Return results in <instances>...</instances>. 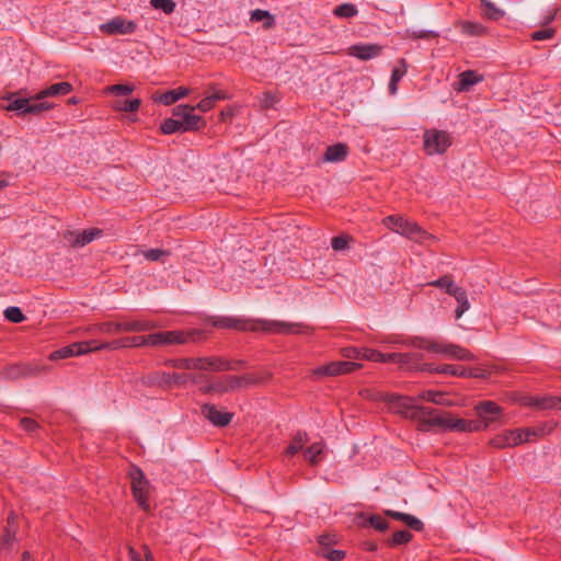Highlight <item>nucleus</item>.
I'll return each mask as SVG.
<instances>
[{
    "label": "nucleus",
    "mask_w": 561,
    "mask_h": 561,
    "mask_svg": "<svg viewBox=\"0 0 561 561\" xmlns=\"http://www.w3.org/2000/svg\"><path fill=\"white\" fill-rule=\"evenodd\" d=\"M364 348L345 347L342 350V355L348 359H362V352Z\"/></svg>",
    "instance_id": "62"
},
{
    "label": "nucleus",
    "mask_w": 561,
    "mask_h": 561,
    "mask_svg": "<svg viewBox=\"0 0 561 561\" xmlns=\"http://www.w3.org/2000/svg\"><path fill=\"white\" fill-rule=\"evenodd\" d=\"M490 444L499 449L515 447L513 431H505L490 440Z\"/></svg>",
    "instance_id": "35"
},
{
    "label": "nucleus",
    "mask_w": 561,
    "mask_h": 561,
    "mask_svg": "<svg viewBox=\"0 0 561 561\" xmlns=\"http://www.w3.org/2000/svg\"><path fill=\"white\" fill-rule=\"evenodd\" d=\"M416 422L423 431L438 428L443 432L472 433L479 432L481 424L477 421H468L457 417L450 412L423 408L416 411Z\"/></svg>",
    "instance_id": "1"
},
{
    "label": "nucleus",
    "mask_w": 561,
    "mask_h": 561,
    "mask_svg": "<svg viewBox=\"0 0 561 561\" xmlns=\"http://www.w3.org/2000/svg\"><path fill=\"white\" fill-rule=\"evenodd\" d=\"M195 110V106L178 105L172 111L173 116L178 117L182 123L185 133L198 130L205 125L202 116L193 114Z\"/></svg>",
    "instance_id": "7"
},
{
    "label": "nucleus",
    "mask_w": 561,
    "mask_h": 561,
    "mask_svg": "<svg viewBox=\"0 0 561 561\" xmlns=\"http://www.w3.org/2000/svg\"><path fill=\"white\" fill-rule=\"evenodd\" d=\"M415 398L411 397H397L392 401V408L397 413L402 414L404 417H409L416 421V411H422L423 408L415 404Z\"/></svg>",
    "instance_id": "17"
},
{
    "label": "nucleus",
    "mask_w": 561,
    "mask_h": 561,
    "mask_svg": "<svg viewBox=\"0 0 561 561\" xmlns=\"http://www.w3.org/2000/svg\"><path fill=\"white\" fill-rule=\"evenodd\" d=\"M325 445L322 442H317L305 449V457L311 465H317L321 461Z\"/></svg>",
    "instance_id": "37"
},
{
    "label": "nucleus",
    "mask_w": 561,
    "mask_h": 561,
    "mask_svg": "<svg viewBox=\"0 0 561 561\" xmlns=\"http://www.w3.org/2000/svg\"><path fill=\"white\" fill-rule=\"evenodd\" d=\"M129 478L131 480V493L139 505L144 511L150 510V504L148 501L150 484L146 479L144 472L138 467H131L129 470Z\"/></svg>",
    "instance_id": "6"
},
{
    "label": "nucleus",
    "mask_w": 561,
    "mask_h": 561,
    "mask_svg": "<svg viewBox=\"0 0 561 561\" xmlns=\"http://www.w3.org/2000/svg\"><path fill=\"white\" fill-rule=\"evenodd\" d=\"M141 105L140 99L121 100L113 102L112 107L118 112H137Z\"/></svg>",
    "instance_id": "38"
},
{
    "label": "nucleus",
    "mask_w": 561,
    "mask_h": 561,
    "mask_svg": "<svg viewBox=\"0 0 561 561\" xmlns=\"http://www.w3.org/2000/svg\"><path fill=\"white\" fill-rule=\"evenodd\" d=\"M72 84L66 81L54 83L46 89L41 90L34 95L35 100H44L46 98H57L67 95L72 91Z\"/></svg>",
    "instance_id": "20"
},
{
    "label": "nucleus",
    "mask_w": 561,
    "mask_h": 561,
    "mask_svg": "<svg viewBox=\"0 0 561 561\" xmlns=\"http://www.w3.org/2000/svg\"><path fill=\"white\" fill-rule=\"evenodd\" d=\"M369 524L377 530L383 531L388 528V522L378 515H373L369 518Z\"/></svg>",
    "instance_id": "61"
},
{
    "label": "nucleus",
    "mask_w": 561,
    "mask_h": 561,
    "mask_svg": "<svg viewBox=\"0 0 561 561\" xmlns=\"http://www.w3.org/2000/svg\"><path fill=\"white\" fill-rule=\"evenodd\" d=\"M278 101L279 99L277 95L272 92H264L260 99L261 105L265 108L273 107Z\"/></svg>",
    "instance_id": "59"
},
{
    "label": "nucleus",
    "mask_w": 561,
    "mask_h": 561,
    "mask_svg": "<svg viewBox=\"0 0 561 561\" xmlns=\"http://www.w3.org/2000/svg\"><path fill=\"white\" fill-rule=\"evenodd\" d=\"M348 152V148L344 144H336L328 147L323 156L325 162H340L343 161Z\"/></svg>",
    "instance_id": "28"
},
{
    "label": "nucleus",
    "mask_w": 561,
    "mask_h": 561,
    "mask_svg": "<svg viewBox=\"0 0 561 561\" xmlns=\"http://www.w3.org/2000/svg\"><path fill=\"white\" fill-rule=\"evenodd\" d=\"M408 71V65L405 59L399 60V66L392 70L390 82H389V92L390 94H396L398 91L399 81L405 76Z\"/></svg>",
    "instance_id": "33"
},
{
    "label": "nucleus",
    "mask_w": 561,
    "mask_h": 561,
    "mask_svg": "<svg viewBox=\"0 0 561 561\" xmlns=\"http://www.w3.org/2000/svg\"><path fill=\"white\" fill-rule=\"evenodd\" d=\"M554 30L551 28V27H548V28H545V30H540V31H536L531 34V39L534 41H546V39H550L554 36Z\"/></svg>",
    "instance_id": "60"
},
{
    "label": "nucleus",
    "mask_w": 561,
    "mask_h": 561,
    "mask_svg": "<svg viewBox=\"0 0 561 561\" xmlns=\"http://www.w3.org/2000/svg\"><path fill=\"white\" fill-rule=\"evenodd\" d=\"M229 99L230 96L225 91L218 89L215 84H213L208 88V92L205 95V98H203L195 105V108L203 113H206L215 106L216 102Z\"/></svg>",
    "instance_id": "16"
},
{
    "label": "nucleus",
    "mask_w": 561,
    "mask_h": 561,
    "mask_svg": "<svg viewBox=\"0 0 561 561\" xmlns=\"http://www.w3.org/2000/svg\"><path fill=\"white\" fill-rule=\"evenodd\" d=\"M417 399L428 401L438 405L451 407L454 402L446 397V393L435 390L422 391Z\"/></svg>",
    "instance_id": "27"
},
{
    "label": "nucleus",
    "mask_w": 561,
    "mask_h": 561,
    "mask_svg": "<svg viewBox=\"0 0 561 561\" xmlns=\"http://www.w3.org/2000/svg\"><path fill=\"white\" fill-rule=\"evenodd\" d=\"M362 365L350 360L331 362L313 369L312 374L318 377H334L352 373Z\"/></svg>",
    "instance_id": "9"
},
{
    "label": "nucleus",
    "mask_w": 561,
    "mask_h": 561,
    "mask_svg": "<svg viewBox=\"0 0 561 561\" xmlns=\"http://www.w3.org/2000/svg\"><path fill=\"white\" fill-rule=\"evenodd\" d=\"M16 516L11 513L8 517V526L4 529L2 536V542L4 546H11L16 542Z\"/></svg>",
    "instance_id": "36"
},
{
    "label": "nucleus",
    "mask_w": 561,
    "mask_h": 561,
    "mask_svg": "<svg viewBox=\"0 0 561 561\" xmlns=\"http://www.w3.org/2000/svg\"><path fill=\"white\" fill-rule=\"evenodd\" d=\"M386 515H388L394 519L403 522L407 526H409L410 528H412L414 530L420 531L423 529V523L413 515H410L407 513H401V512H396V511H391V510L386 511Z\"/></svg>",
    "instance_id": "30"
},
{
    "label": "nucleus",
    "mask_w": 561,
    "mask_h": 561,
    "mask_svg": "<svg viewBox=\"0 0 561 561\" xmlns=\"http://www.w3.org/2000/svg\"><path fill=\"white\" fill-rule=\"evenodd\" d=\"M309 436L306 432H298L294 435L289 446L285 450L287 456H294L304 449V446L308 443Z\"/></svg>",
    "instance_id": "34"
},
{
    "label": "nucleus",
    "mask_w": 561,
    "mask_h": 561,
    "mask_svg": "<svg viewBox=\"0 0 561 561\" xmlns=\"http://www.w3.org/2000/svg\"><path fill=\"white\" fill-rule=\"evenodd\" d=\"M348 239L344 236L334 237L331 241V247L335 251H341L347 248Z\"/></svg>",
    "instance_id": "63"
},
{
    "label": "nucleus",
    "mask_w": 561,
    "mask_h": 561,
    "mask_svg": "<svg viewBox=\"0 0 561 561\" xmlns=\"http://www.w3.org/2000/svg\"><path fill=\"white\" fill-rule=\"evenodd\" d=\"M54 103L43 100H35L34 96L28 98L27 114L38 115L43 112L54 108Z\"/></svg>",
    "instance_id": "39"
},
{
    "label": "nucleus",
    "mask_w": 561,
    "mask_h": 561,
    "mask_svg": "<svg viewBox=\"0 0 561 561\" xmlns=\"http://www.w3.org/2000/svg\"><path fill=\"white\" fill-rule=\"evenodd\" d=\"M317 554L329 561H342L345 558L343 550L331 549L330 547H320Z\"/></svg>",
    "instance_id": "43"
},
{
    "label": "nucleus",
    "mask_w": 561,
    "mask_h": 561,
    "mask_svg": "<svg viewBox=\"0 0 561 561\" xmlns=\"http://www.w3.org/2000/svg\"><path fill=\"white\" fill-rule=\"evenodd\" d=\"M149 340L150 334L148 336H128L126 337L127 348L151 346V342Z\"/></svg>",
    "instance_id": "55"
},
{
    "label": "nucleus",
    "mask_w": 561,
    "mask_h": 561,
    "mask_svg": "<svg viewBox=\"0 0 561 561\" xmlns=\"http://www.w3.org/2000/svg\"><path fill=\"white\" fill-rule=\"evenodd\" d=\"M142 255L148 261L156 262V261L162 260L164 256H168L169 252L161 250V249H150V250L144 251Z\"/></svg>",
    "instance_id": "56"
},
{
    "label": "nucleus",
    "mask_w": 561,
    "mask_h": 561,
    "mask_svg": "<svg viewBox=\"0 0 561 561\" xmlns=\"http://www.w3.org/2000/svg\"><path fill=\"white\" fill-rule=\"evenodd\" d=\"M512 401L523 407H531L539 410H561V398L559 397L514 396Z\"/></svg>",
    "instance_id": "8"
},
{
    "label": "nucleus",
    "mask_w": 561,
    "mask_h": 561,
    "mask_svg": "<svg viewBox=\"0 0 561 561\" xmlns=\"http://www.w3.org/2000/svg\"><path fill=\"white\" fill-rule=\"evenodd\" d=\"M451 144V136L446 130L433 128L423 134V149L428 156L445 153Z\"/></svg>",
    "instance_id": "5"
},
{
    "label": "nucleus",
    "mask_w": 561,
    "mask_h": 561,
    "mask_svg": "<svg viewBox=\"0 0 561 561\" xmlns=\"http://www.w3.org/2000/svg\"><path fill=\"white\" fill-rule=\"evenodd\" d=\"M481 4L486 9L484 16L489 20H500L504 16V11L499 9L493 2L481 0Z\"/></svg>",
    "instance_id": "45"
},
{
    "label": "nucleus",
    "mask_w": 561,
    "mask_h": 561,
    "mask_svg": "<svg viewBox=\"0 0 561 561\" xmlns=\"http://www.w3.org/2000/svg\"><path fill=\"white\" fill-rule=\"evenodd\" d=\"M196 370L222 371L230 369L228 362L219 357H198L195 358Z\"/></svg>",
    "instance_id": "21"
},
{
    "label": "nucleus",
    "mask_w": 561,
    "mask_h": 561,
    "mask_svg": "<svg viewBox=\"0 0 561 561\" xmlns=\"http://www.w3.org/2000/svg\"><path fill=\"white\" fill-rule=\"evenodd\" d=\"M362 359L381 363L383 359V353L371 348H364L362 352Z\"/></svg>",
    "instance_id": "57"
},
{
    "label": "nucleus",
    "mask_w": 561,
    "mask_h": 561,
    "mask_svg": "<svg viewBox=\"0 0 561 561\" xmlns=\"http://www.w3.org/2000/svg\"><path fill=\"white\" fill-rule=\"evenodd\" d=\"M4 317L7 320L13 323L22 322L25 317L19 307H9L4 310Z\"/></svg>",
    "instance_id": "52"
},
{
    "label": "nucleus",
    "mask_w": 561,
    "mask_h": 561,
    "mask_svg": "<svg viewBox=\"0 0 561 561\" xmlns=\"http://www.w3.org/2000/svg\"><path fill=\"white\" fill-rule=\"evenodd\" d=\"M100 30L107 35L131 34L136 30V24L133 21L123 18H114L102 24Z\"/></svg>",
    "instance_id": "15"
},
{
    "label": "nucleus",
    "mask_w": 561,
    "mask_h": 561,
    "mask_svg": "<svg viewBox=\"0 0 561 561\" xmlns=\"http://www.w3.org/2000/svg\"><path fill=\"white\" fill-rule=\"evenodd\" d=\"M409 346L425 350L435 354H439L447 359L455 360H474L476 356L467 348L444 341H437L430 337H412L407 342Z\"/></svg>",
    "instance_id": "3"
},
{
    "label": "nucleus",
    "mask_w": 561,
    "mask_h": 561,
    "mask_svg": "<svg viewBox=\"0 0 561 561\" xmlns=\"http://www.w3.org/2000/svg\"><path fill=\"white\" fill-rule=\"evenodd\" d=\"M102 234V230L90 228L83 231L67 230L62 233V240L72 248H82Z\"/></svg>",
    "instance_id": "11"
},
{
    "label": "nucleus",
    "mask_w": 561,
    "mask_h": 561,
    "mask_svg": "<svg viewBox=\"0 0 561 561\" xmlns=\"http://www.w3.org/2000/svg\"><path fill=\"white\" fill-rule=\"evenodd\" d=\"M214 327L222 329H233L238 331H256L263 330L271 333L280 334H299L304 332V328L299 323L253 320L236 317H220L214 320Z\"/></svg>",
    "instance_id": "2"
},
{
    "label": "nucleus",
    "mask_w": 561,
    "mask_h": 561,
    "mask_svg": "<svg viewBox=\"0 0 561 561\" xmlns=\"http://www.w3.org/2000/svg\"><path fill=\"white\" fill-rule=\"evenodd\" d=\"M474 410L481 419V421H478L481 424L479 431L485 430L503 414V409L493 401H481L474 407Z\"/></svg>",
    "instance_id": "10"
},
{
    "label": "nucleus",
    "mask_w": 561,
    "mask_h": 561,
    "mask_svg": "<svg viewBox=\"0 0 561 561\" xmlns=\"http://www.w3.org/2000/svg\"><path fill=\"white\" fill-rule=\"evenodd\" d=\"M150 4L165 14H171L175 9V3L172 0H150Z\"/></svg>",
    "instance_id": "53"
},
{
    "label": "nucleus",
    "mask_w": 561,
    "mask_h": 561,
    "mask_svg": "<svg viewBox=\"0 0 561 561\" xmlns=\"http://www.w3.org/2000/svg\"><path fill=\"white\" fill-rule=\"evenodd\" d=\"M412 537H413L412 534L407 530L396 531L390 539V545L391 546L405 545L412 540Z\"/></svg>",
    "instance_id": "51"
},
{
    "label": "nucleus",
    "mask_w": 561,
    "mask_h": 561,
    "mask_svg": "<svg viewBox=\"0 0 561 561\" xmlns=\"http://www.w3.org/2000/svg\"><path fill=\"white\" fill-rule=\"evenodd\" d=\"M251 21L252 22H261L264 21V26L270 28L274 25V18L266 10L256 9L251 12Z\"/></svg>",
    "instance_id": "44"
},
{
    "label": "nucleus",
    "mask_w": 561,
    "mask_h": 561,
    "mask_svg": "<svg viewBox=\"0 0 561 561\" xmlns=\"http://www.w3.org/2000/svg\"><path fill=\"white\" fill-rule=\"evenodd\" d=\"M161 131L164 134V135H171V134H174V133H185L183 126H182V123L180 122V119L176 117V118H167L164 119L162 123H161Z\"/></svg>",
    "instance_id": "42"
},
{
    "label": "nucleus",
    "mask_w": 561,
    "mask_h": 561,
    "mask_svg": "<svg viewBox=\"0 0 561 561\" xmlns=\"http://www.w3.org/2000/svg\"><path fill=\"white\" fill-rule=\"evenodd\" d=\"M180 381V375L165 371H154L147 377V383L151 386L168 387Z\"/></svg>",
    "instance_id": "23"
},
{
    "label": "nucleus",
    "mask_w": 561,
    "mask_h": 561,
    "mask_svg": "<svg viewBox=\"0 0 561 561\" xmlns=\"http://www.w3.org/2000/svg\"><path fill=\"white\" fill-rule=\"evenodd\" d=\"M168 365L178 368V369H195L196 363L195 358H179V359H170L167 362Z\"/></svg>",
    "instance_id": "49"
},
{
    "label": "nucleus",
    "mask_w": 561,
    "mask_h": 561,
    "mask_svg": "<svg viewBox=\"0 0 561 561\" xmlns=\"http://www.w3.org/2000/svg\"><path fill=\"white\" fill-rule=\"evenodd\" d=\"M382 224L390 230L416 242H424L432 237L415 221L402 216L390 215L382 219Z\"/></svg>",
    "instance_id": "4"
},
{
    "label": "nucleus",
    "mask_w": 561,
    "mask_h": 561,
    "mask_svg": "<svg viewBox=\"0 0 561 561\" xmlns=\"http://www.w3.org/2000/svg\"><path fill=\"white\" fill-rule=\"evenodd\" d=\"M91 348H92V352L103 351V350L116 351V350H121V348H127L126 337L117 339V340H114L111 342H105V343H98L95 341V344H92Z\"/></svg>",
    "instance_id": "41"
},
{
    "label": "nucleus",
    "mask_w": 561,
    "mask_h": 561,
    "mask_svg": "<svg viewBox=\"0 0 561 561\" xmlns=\"http://www.w3.org/2000/svg\"><path fill=\"white\" fill-rule=\"evenodd\" d=\"M95 344V340L77 342L71 345L61 347L49 355L50 360L64 359L72 356H81L92 352L91 345Z\"/></svg>",
    "instance_id": "12"
},
{
    "label": "nucleus",
    "mask_w": 561,
    "mask_h": 561,
    "mask_svg": "<svg viewBox=\"0 0 561 561\" xmlns=\"http://www.w3.org/2000/svg\"><path fill=\"white\" fill-rule=\"evenodd\" d=\"M193 333L183 331H165L150 334L151 346L184 344L190 341Z\"/></svg>",
    "instance_id": "13"
},
{
    "label": "nucleus",
    "mask_w": 561,
    "mask_h": 561,
    "mask_svg": "<svg viewBox=\"0 0 561 561\" xmlns=\"http://www.w3.org/2000/svg\"><path fill=\"white\" fill-rule=\"evenodd\" d=\"M422 370L457 377H463L465 374V367L460 365H440L436 367L426 365L422 368Z\"/></svg>",
    "instance_id": "32"
},
{
    "label": "nucleus",
    "mask_w": 561,
    "mask_h": 561,
    "mask_svg": "<svg viewBox=\"0 0 561 561\" xmlns=\"http://www.w3.org/2000/svg\"><path fill=\"white\" fill-rule=\"evenodd\" d=\"M513 431V437H514V440H515V446H518V445H522L524 443H528L530 442L529 440V433H528V430L525 427V428H517V430H512Z\"/></svg>",
    "instance_id": "58"
},
{
    "label": "nucleus",
    "mask_w": 561,
    "mask_h": 561,
    "mask_svg": "<svg viewBox=\"0 0 561 561\" xmlns=\"http://www.w3.org/2000/svg\"><path fill=\"white\" fill-rule=\"evenodd\" d=\"M159 327L158 322L147 319L123 321V332H146Z\"/></svg>",
    "instance_id": "24"
},
{
    "label": "nucleus",
    "mask_w": 561,
    "mask_h": 561,
    "mask_svg": "<svg viewBox=\"0 0 561 561\" xmlns=\"http://www.w3.org/2000/svg\"><path fill=\"white\" fill-rule=\"evenodd\" d=\"M459 26L461 32L469 36H482L486 34V27L480 23L463 21L459 23Z\"/></svg>",
    "instance_id": "40"
},
{
    "label": "nucleus",
    "mask_w": 561,
    "mask_h": 561,
    "mask_svg": "<svg viewBox=\"0 0 561 561\" xmlns=\"http://www.w3.org/2000/svg\"><path fill=\"white\" fill-rule=\"evenodd\" d=\"M128 556L130 561H153V556L147 546L144 547V556L134 547H128Z\"/></svg>",
    "instance_id": "48"
},
{
    "label": "nucleus",
    "mask_w": 561,
    "mask_h": 561,
    "mask_svg": "<svg viewBox=\"0 0 561 561\" xmlns=\"http://www.w3.org/2000/svg\"><path fill=\"white\" fill-rule=\"evenodd\" d=\"M27 106H28V98L26 99H15L12 100V102L5 106L7 111L10 112H18L20 115L27 114Z\"/></svg>",
    "instance_id": "47"
},
{
    "label": "nucleus",
    "mask_w": 561,
    "mask_h": 561,
    "mask_svg": "<svg viewBox=\"0 0 561 561\" xmlns=\"http://www.w3.org/2000/svg\"><path fill=\"white\" fill-rule=\"evenodd\" d=\"M202 413L213 425L220 427L228 425L233 417L232 413L220 411L214 404L203 405Z\"/></svg>",
    "instance_id": "18"
},
{
    "label": "nucleus",
    "mask_w": 561,
    "mask_h": 561,
    "mask_svg": "<svg viewBox=\"0 0 561 561\" xmlns=\"http://www.w3.org/2000/svg\"><path fill=\"white\" fill-rule=\"evenodd\" d=\"M382 51V47L378 44H359L353 45L348 49V54L360 60H369L379 56Z\"/></svg>",
    "instance_id": "19"
},
{
    "label": "nucleus",
    "mask_w": 561,
    "mask_h": 561,
    "mask_svg": "<svg viewBox=\"0 0 561 561\" xmlns=\"http://www.w3.org/2000/svg\"><path fill=\"white\" fill-rule=\"evenodd\" d=\"M431 286L439 287L446 290L449 294L457 285L453 282L450 276H443L436 280L430 283Z\"/></svg>",
    "instance_id": "54"
},
{
    "label": "nucleus",
    "mask_w": 561,
    "mask_h": 561,
    "mask_svg": "<svg viewBox=\"0 0 561 561\" xmlns=\"http://www.w3.org/2000/svg\"><path fill=\"white\" fill-rule=\"evenodd\" d=\"M190 94V89L185 87H179L176 89L167 91L164 93L154 94L152 96V100L157 103L163 104V105H172L176 101L185 98Z\"/></svg>",
    "instance_id": "22"
},
{
    "label": "nucleus",
    "mask_w": 561,
    "mask_h": 561,
    "mask_svg": "<svg viewBox=\"0 0 561 561\" xmlns=\"http://www.w3.org/2000/svg\"><path fill=\"white\" fill-rule=\"evenodd\" d=\"M44 368L33 364H13L2 369L4 379L15 380L22 377H31L42 373Z\"/></svg>",
    "instance_id": "14"
},
{
    "label": "nucleus",
    "mask_w": 561,
    "mask_h": 561,
    "mask_svg": "<svg viewBox=\"0 0 561 561\" xmlns=\"http://www.w3.org/2000/svg\"><path fill=\"white\" fill-rule=\"evenodd\" d=\"M488 373L481 368H465L463 378H486Z\"/></svg>",
    "instance_id": "64"
},
{
    "label": "nucleus",
    "mask_w": 561,
    "mask_h": 561,
    "mask_svg": "<svg viewBox=\"0 0 561 561\" xmlns=\"http://www.w3.org/2000/svg\"><path fill=\"white\" fill-rule=\"evenodd\" d=\"M259 380L251 375L227 376L224 378L226 391L236 390L242 387L256 383Z\"/></svg>",
    "instance_id": "25"
},
{
    "label": "nucleus",
    "mask_w": 561,
    "mask_h": 561,
    "mask_svg": "<svg viewBox=\"0 0 561 561\" xmlns=\"http://www.w3.org/2000/svg\"><path fill=\"white\" fill-rule=\"evenodd\" d=\"M557 422L554 421H548L545 423H541L534 427H526L528 430V437L530 442H534L538 438L545 437L553 432V430L557 427Z\"/></svg>",
    "instance_id": "29"
},
{
    "label": "nucleus",
    "mask_w": 561,
    "mask_h": 561,
    "mask_svg": "<svg viewBox=\"0 0 561 561\" xmlns=\"http://www.w3.org/2000/svg\"><path fill=\"white\" fill-rule=\"evenodd\" d=\"M481 81H483V76L478 75L472 70L463 71L459 75L458 87L456 90L459 92L469 91L472 85Z\"/></svg>",
    "instance_id": "26"
},
{
    "label": "nucleus",
    "mask_w": 561,
    "mask_h": 561,
    "mask_svg": "<svg viewBox=\"0 0 561 561\" xmlns=\"http://www.w3.org/2000/svg\"><path fill=\"white\" fill-rule=\"evenodd\" d=\"M333 13H334V15H336L339 18H352V16L356 15L357 9L352 3H343L341 5H337L334 9Z\"/></svg>",
    "instance_id": "50"
},
{
    "label": "nucleus",
    "mask_w": 561,
    "mask_h": 561,
    "mask_svg": "<svg viewBox=\"0 0 561 561\" xmlns=\"http://www.w3.org/2000/svg\"><path fill=\"white\" fill-rule=\"evenodd\" d=\"M135 90L133 84H114L108 85L104 89V93L119 95H128Z\"/></svg>",
    "instance_id": "46"
},
{
    "label": "nucleus",
    "mask_w": 561,
    "mask_h": 561,
    "mask_svg": "<svg viewBox=\"0 0 561 561\" xmlns=\"http://www.w3.org/2000/svg\"><path fill=\"white\" fill-rule=\"evenodd\" d=\"M87 332H100L104 334H115L118 332H123V321L114 322L107 321L102 323H95L87 328Z\"/></svg>",
    "instance_id": "31"
}]
</instances>
